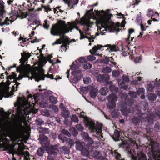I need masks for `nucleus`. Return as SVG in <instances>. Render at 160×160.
Segmentation results:
<instances>
[{
  "instance_id": "4",
  "label": "nucleus",
  "mask_w": 160,
  "mask_h": 160,
  "mask_svg": "<svg viewBox=\"0 0 160 160\" xmlns=\"http://www.w3.org/2000/svg\"><path fill=\"white\" fill-rule=\"evenodd\" d=\"M2 2H3L2 0H0V26L1 27H2L4 25H8L10 21L11 22H13V20L9 19L7 17L3 22H1L3 18V12L4 11V6L2 3Z\"/></svg>"
},
{
  "instance_id": "34",
  "label": "nucleus",
  "mask_w": 160,
  "mask_h": 160,
  "mask_svg": "<svg viewBox=\"0 0 160 160\" xmlns=\"http://www.w3.org/2000/svg\"><path fill=\"white\" fill-rule=\"evenodd\" d=\"M110 61V59L107 57L101 59L100 62L102 63L108 64Z\"/></svg>"
},
{
  "instance_id": "41",
  "label": "nucleus",
  "mask_w": 160,
  "mask_h": 160,
  "mask_svg": "<svg viewBox=\"0 0 160 160\" xmlns=\"http://www.w3.org/2000/svg\"><path fill=\"white\" fill-rule=\"evenodd\" d=\"M83 81L84 84H88L91 81V78L89 77H87L83 78Z\"/></svg>"
},
{
  "instance_id": "20",
  "label": "nucleus",
  "mask_w": 160,
  "mask_h": 160,
  "mask_svg": "<svg viewBox=\"0 0 160 160\" xmlns=\"http://www.w3.org/2000/svg\"><path fill=\"white\" fill-rule=\"evenodd\" d=\"M120 133V131L118 130L117 129H115V130L114 134L112 137L114 140L115 141L119 140Z\"/></svg>"
},
{
  "instance_id": "3",
  "label": "nucleus",
  "mask_w": 160,
  "mask_h": 160,
  "mask_svg": "<svg viewBox=\"0 0 160 160\" xmlns=\"http://www.w3.org/2000/svg\"><path fill=\"white\" fill-rule=\"evenodd\" d=\"M79 23L81 25L83 26V30L84 31V33L86 35L91 36L90 33L88 32L89 28H91L90 20L88 19L85 17H83L81 18Z\"/></svg>"
},
{
  "instance_id": "8",
  "label": "nucleus",
  "mask_w": 160,
  "mask_h": 160,
  "mask_svg": "<svg viewBox=\"0 0 160 160\" xmlns=\"http://www.w3.org/2000/svg\"><path fill=\"white\" fill-rule=\"evenodd\" d=\"M155 144L153 143L151 145V151L155 157H157L158 160H160V150L159 147L158 145L155 146Z\"/></svg>"
},
{
  "instance_id": "42",
  "label": "nucleus",
  "mask_w": 160,
  "mask_h": 160,
  "mask_svg": "<svg viewBox=\"0 0 160 160\" xmlns=\"http://www.w3.org/2000/svg\"><path fill=\"white\" fill-rule=\"evenodd\" d=\"M42 8H44L45 11L47 12L48 11H50L51 10V8L49 5L47 6H45L43 5H42Z\"/></svg>"
},
{
  "instance_id": "46",
  "label": "nucleus",
  "mask_w": 160,
  "mask_h": 160,
  "mask_svg": "<svg viewBox=\"0 0 160 160\" xmlns=\"http://www.w3.org/2000/svg\"><path fill=\"white\" fill-rule=\"evenodd\" d=\"M36 122L38 125H41L44 123V121L40 118H38L36 120Z\"/></svg>"
},
{
  "instance_id": "28",
  "label": "nucleus",
  "mask_w": 160,
  "mask_h": 160,
  "mask_svg": "<svg viewBox=\"0 0 160 160\" xmlns=\"http://www.w3.org/2000/svg\"><path fill=\"white\" fill-rule=\"evenodd\" d=\"M65 142L68 144V146L70 147H71L74 144V142L73 140L69 138H67V140Z\"/></svg>"
},
{
  "instance_id": "39",
  "label": "nucleus",
  "mask_w": 160,
  "mask_h": 160,
  "mask_svg": "<svg viewBox=\"0 0 160 160\" xmlns=\"http://www.w3.org/2000/svg\"><path fill=\"white\" fill-rule=\"evenodd\" d=\"M71 121L76 122H78L79 120L78 117L75 115H72L71 117Z\"/></svg>"
},
{
  "instance_id": "51",
  "label": "nucleus",
  "mask_w": 160,
  "mask_h": 160,
  "mask_svg": "<svg viewBox=\"0 0 160 160\" xmlns=\"http://www.w3.org/2000/svg\"><path fill=\"white\" fill-rule=\"evenodd\" d=\"M93 9H91L89 10H87L86 12V15L88 16H91L93 12Z\"/></svg>"
},
{
  "instance_id": "22",
  "label": "nucleus",
  "mask_w": 160,
  "mask_h": 160,
  "mask_svg": "<svg viewBox=\"0 0 160 160\" xmlns=\"http://www.w3.org/2000/svg\"><path fill=\"white\" fill-rule=\"evenodd\" d=\"M118 25H113L108 26V29L111 32H114L115 31L119 32L120 29L119 28Z\"/></svg>"
},
{
  "instance_id": "31",
  "label": "nucleus",
  "mask_w": 160,
  "mask_h": 160,
  "mask_svg": "<svg viewBox=\"0 0 160 160\" xmlns=\"http://www.w3.org/2000/svg\"><path fill=\"white\" fill-rule=\"evenodd\" d=\"M1 138H0V148H4L3 151H6L8 149V148L7 147L5 143H1Z\"/></svg>"
},
{
  "instance_id": "26",
  "label": "nucleus",
  "mask_w": 160,
  "mask_h": 160,
  "mask_svg": "<svg viewBox=\"0 0 160 160\" xmlns=\"http://www.w3.org/2000/svg\"><path fill=\"white\" fill-rule=\"evenodd\" d=\"M114 154L115 155V159L117 160H123L121 157V154L118 152L117 150H114Z\"/></svg>"
},
{
  "instance_id": "52",
  "label": "nucleus",
  "mask_w": 160,
  "mask_h": 160,
  "mask_svg": "<svg viewBox=\"0 0 160 160\" xmlns=\"http://www.w3.org/2000/svg\"><path fill=\"white\" fill-rule=\"evenodd\" d=\"M21 156L24 157H29V153L28 151L23 152L21 153Z\"/></svg>"
},
{
  "instance_id": "59",
  "label": "nucleus",
  "mask_w": 160,
  "mask_h": 160,
  "mask_svg": "<svg viewBox=\"0 0 160 160\" xmlns=\"http://www.w3.org/2000/svg\"><path fill=\"white\" fill-rule=\"evenodd\" d=\"M144 89L143 88H140L138 91V93L139 94H140L144 92Z\"/></svg>"
},
{
  "instance_id": "61",
  "label": "nucleus",
  "mask_w": 160,
  "mask_h": 160,
  "mask_svg": "<svg viewBox=\"0 0 160 160\" xmlns=\"http://www.w3.org/2000/svg\"><path fill=\"white\" fill-rule=\"evenodd\" d=\"M60 38L59 39H58L57 40H56V41L57 42V43L58 44H61L62 43V39H64V38H62L61 36H60Z\"/></svg>"
},
{
  "instance_id": "12",
  "label": "nucleus",
  "mask_w": 160,
  "mask_h": 160,
  "mask_svg": "<svg viewBox=\"0 0 160 160\" xmlns=\"http://www.w3.org/2000/svg\"><path fill=\"white\" fill-rule=\"evenodd\" d=\"M132 160H147V157L145 154L142 152L138 154L137 157L132 155Z\"/></svg>"
},
{
  "instance_id": "50",
  "label": "nucleus",
  "mask_w": 160,
  "mask_h": 160,
  "mask_svg": "<svg viewBox=\"0 0 160 160\" xmlns=\"http://www.w3.org/2000/svg\"><path fill=\"white\" fill-rule=\"evenodd\" d=\"M48 138L46 136H44L42 137L41 138V143H42L44 142H45L48 141Z\"/></svg>"
},
{
  "instance_id": "9",
  "label": "nucleus",
  "mask_w": 160,
  "mask_h": 160,
  "mask_svg": "<svg viewBox=\"0 0 160 160\" xmlns=\"http://www.w3.org/2000/svg\"><path fill=\"white\" fill-rule=\"evenodd\" d=\"M76 148L77 150L80 151L82 153H84L85 154H87L88 153V148L84 147L82 142L76 141Z\"/></svg>"
},
{
  "instance_id": "17",
  "label": "nucleus",
  "mask_w": 160,
  "mask_h": 160,
  "mask_svg": "<svg viewBox=\"0 0 160 160\" xmlns=\"http://www.w3.org/2000/svg\"><path fill=\"white\" fill-rule=\"evenodd\" d=\"M104 46L101 45H97V46H95L93 47L92 49L90 50V52L91 54L94 55L98 50H103V49H102V48Z\"/></svg>"
},
{
  "instance_id": "55",
  "label": "nucleus",
  "mask_w": 160,
  "mask_h": 160,
  "mask_svg": "<svg viewBox=\"0 0 160 160\" xmlns=\"http://www.w3.org/2000/svg\"><path fill=\"white\" fill-rule=\"evenodd\" d=\"M88 60L89 61H93L96 59V58L94 56H89L87 58Z\"/></svg>"
},
{
  "instance_id": "60",
  "label": "nucleus",
  "mask_w": 160,
  "mask_h": 160,
  "mask_svg": "<svg viewBox=\"0 0 160 160\" xmlns=\"http://www.w3.org/2000/svg\"><path fill=\"white\" fill-rule=\"evenodd\" d=\"M122 55L124 56H128V54H129V52H128V51H125V50H124L123 49H122Z\"/></svg>"
},
{
  "instance_id": "10",
  "label": "nucleus",
  "mask_w": 160,
  "mask_h": 160,
  "mask_svg": "<svg viewBox=\"0 0 160 160\" xmlns=\"http://www.w3.org/2000/svg\"><path fill=\"white\" fill-rule=\"evenodd\" d=\"M81 72L80 70L73 71L72 72V74L74 76V79L75 81L78 82L81 78L83 77V75L81 74Z\"/></svg>"
},
{
  "instance_id": "38",
  "label": "nucleus",
  "mask_w": 160,
  "mask_h": 160,
  "mask_svg": "<svg viewBox=\"0 0 160 160\" xmlns=\"http://www.w3.org/2000/svg\"><path fill=\"white\" fill-rule=\"evenodd\" d=\"M77 30H79V32L80 33V39H82L84 38H88V36L87 35H85L83 32H82L81 30H79L78 28L77 29Z\"/></svg>"
},
{
  "instance_id": "24",
  "label": "nucleus",
  "mask_w": 160,
  "mask_h": 160,
  "mask_svg": "<svg viewBox=\"0 0 160 160\" xmlns=\"http://www.w3.org/2000/svg\"><path fill=\"white\" fill-rule=\"evenodd\" d=\"M45 152V150L42 147H40L39 148L37 152V154L39 157H41L43 155Z\"/></svg>"
},
{
  "instance_id": "33",
  "label": "nucleus",
  "mask_w": 160,
  "mask_h": 160,
  "mask_svg": "<svg viewBox=\"0 0 160 160\" xmlns=\"http://www.w3.org/2000/svg\"><path fill=\"white\" fill-rule=\"evenodd\" d=\"M50 102L53 104H56L57 102V98L53 96H50L49 98Z\"/></svg>"
},
{
  "instance_id": "29",
  "label": "nucleus",
  "mask_w": 160,
  "mask_h": 160,
  "mask_svg": "<svg viewBox=\"0 0 160 160\" xmlns=\"http://www.w3.org/2000/svg\"><path fill=\"white\" fill-rule=\"evenodd\" d=\"M58 138L60 140L62 141L63 142H64L67 138L62 133L58 135Z\"/></svg>"
},
{
  "instance_id": "56",
  "label": "nucleus",
  "mask_w": 160,
  "mask_h": 160,
  "mask_svg": "<svg viewBox=\"0 0 160 160\" xmlns=\"http://www.w3.org/2000/svg\"><path fill=\"white\" fill-rule=\"evenodd\" d=\"M138 135V134L137 132L135 131H133L132 132V138H136L137 137Z\"/></svg>"
},
{
  "instance_id": "14",
  "label": "nucleus",
  "mask_w": 160,
  "mask_h": 160,
  "mask_svg": "<svg viewBox=\"0 0 160 160\" xmlns=\"http://www.w3.org/2000/svg\"><path fill=\"white\" fill-rule=\"evenodd\" d=\"M79 117L83 118L87 126H90L91 128H93L94 124L92 122V121L90 120L87 117L84 116L83 115L80 114Z\"/></svg>"
},
{
  "instance_id": "49",
  "label": "nucleus",
  "mask_w": 160,
  "mask_h": 160,
  "mask_svg": "<svg viewBox=\"0 0 160 160\" xmlns=\"http://www.w3.org/2000/svg\"><path fill=\"white\" fill-rule=\"evenodd\" d=\"M76 127L79 131H82L84 129V127L83 126L80 124H77L76 125Z\"/></svg>"
},
{
  "instance_id": "6",
  "label": "nucleus",
  "mask_w": 160,
  "mask_h": 160,
  "mask_svg": "<svg viewBox=\"0 0 160 160\" xmlns=\"http://www.w3.org/2000/svg\"><path fill=\"white\" fill-rule=\"evenodd\" d=\"M108 99L109 103L108 108L110 109H114L116 107L115 102L117 100L118 96L115 94L112 93L109 95Z\"/></svg>"
},
{
  "instance_id": "62",
  "label": "nucleus",
  "mask_w": 160,
  "mask_h": 160,
  "mask_svg": "<svg viewBox=\"0 0 160 160\" xmlns=\"http://www.w3.org/2000/svg\"><path fill=\"white\" fill-rule=\"evenodd\" d=\"M140 83V82L138 81L137 79L134 81H132L131 82L132 84L134 85H138Z\"/></svg>"
},
{
  "instance_id": "32",
  "label": "nucleus",
  "mask_w": 160,
  "mask_h": 160,
  "mask_svg": "<svg viewBox=\"0 0 160 160\" xmlns=\"http://www.w3.org/2000/svg\"><path fill=\"white\" fill-rule=\"evenodd\" d=\"M70 132L74 136H77L78 134V132L77 129L74 127H72L71 128Z\"/></svg>"
},
{
  "instance_id": "48",
  "label": "nucleus",
  "mask_w": 160,
  "mask_h": 160,
  "mask_svg": "<svg viewBox=\"0 0 160 160\" xmlns=\"http://www.w3.org/2000/svg\"><path fill=\"white\" fill-rule=\"evenodd\" d=\"M112 73L113 76L115 77H118L120 75V72L118 71H113Z\"/></svg>"
},
{
  "instance_id": "37",
  "label": "nucleus",
  "mask_w": 160,
  "mask_h": 160,
  "mask_svg": "<svg viewBox=\"0 0 160 160\" xmlns=\"http://www.w3.org/2000/svg\"><path fill=\"white\" fill-rule=\"evenodd\" d=\"M83 66L84 69L87 70L90 69L91 68L92 65L90 63H86L83 64Z\"/></svg>"
},
{
  "instance_id": "7",
  "label": "nucleus",
  "mask_w": 160,
  "mask_h": 160,
  "mask_svg": "<svg viewBox=\"0 0 160 160\" xmlns=\"http://www.w3.org/2000/svg\"><path fill=\"white\" fill-rule=\"evenodd\" d=\"M46 150L49 155H52L56 156L58 152V147L56 145H50L46 148Z\"/></svg>"
},
{
  "instance_id": "63",
  "label": "nucleus",
  "mask_w": 160,
  "mask_h": 160,
  "mask_svg": "<svg viewBox=\"0 0 160 160\" xmlns=\"http://www.w3.org/2000/svg\"><path fill=\"white\" fill-rule=\"evenodd\" d=\"M23 122L22 121H21L20 122H19L17 125V128L18 129H19V128H22V123Z\"/></svg>"
},
{
  "instance_id": "35",
  "label": "nucleus",
  "mask_w": 160,
  "mask_h": 160,
  "mask_svg": "<svg viewBox=\"0 0 160 160\" xmlns=\"http://www.w3.org/2000/svg\"><path fill=\"white\" fill-rule=\"evenodd\" d=\"M81 135L85 141L88 140L89 139V138L88 134L85 132H82Z\"/></svg>"
},
{
  "instance_id": "18",
  "label": "nucleus",
  "mask_w": 160,
  "mask_h": 160,
  "mask_svg": "<svg viewBox=\"0 0 160 160\" xmlns=\"http://www.w3.org/2000/svg\"><path fill=\"white\" fill-rule=\"evenodd\" d=\"M19 12H18L17 14L18 17H20L22 19L26 18L28 13V11L26 12H24L22 10L19 9Z\"/></svg>"
},
{
  "instance_id": "54",
  "label": "nucleus",
  "mask_w": 160,
  "mask_h": 160,
  "mask_svg": "<svg viewBox=\"0 0 160 160\" xmlns=\"http://www.w3.org/2000/svg\"><path fill=\"white\" fill-rule=\"evenodd\" d=\"M154 127L157 130H160V123L158 122H157L155 124Z\"/></svg>"
},
{
  "instance_id": "47",
  "label": "nucleus",
  "mask_w": 160,
  "mask_h": 160,
  "mask_svg": "<svg viewBox=\"0 0 160 160\" xmlns=\"http://www.w3.org/2000/svg\"><path fill=\"white\" fill-rule=\"evenodd\" d=\"M79 68V66L75 64H72L71 66V69L73 70L74 71L78 70Z\"/></svg>"
},
{
  "instance_id": "30",
  "label": "nucleus",
  "mask_w": 160,
  "mask_h": 160,
  "mask_svg": "<svg viewBox=\"0 0 160 160\" xmlns=\"http://www.w3.org/2000/svg\"><path fill=\"white\" fill-rule=\"evenodd\" d=\"M70 112L68 110L64 109L62 113V116L64 118H67L69 116Z\"/></svg>"
},
{
  "instance_id": "45",
  "label": "nucleus",
  "mask_w": 160,
  "mask_h": 160,
  "mask_svg": "<svg viewBox=\"0 0 160 160\" xmlns=\"http://www.w3.org/2000/svg\"><path fill=\"white\" fill-rule=\"evenodd\" d=\"M99 92L102 95H105L107 94L106 91L104 88H101Z\"/></svg>"
},
{
  "instance_id": "58",
  "label": "nucleus",
  "mask_w": 160,
  "mask_h": 160,
  "mask_svg": "<svg viewBox=\"0 0 160 160\" xmlns=\"http://www.w3.org/2000/svg\"><path fill=\"white\" fill-rule=\"evenodd\" d=\"M79 60V62L81 63H83L86 62V58L83 57H81Z\"/></svg>"
},
{
  "instance_id": "15",
  "label": "nucleus",
  "mask_w": 160,
  "mask_h": 160,
  "mask_svg": "<svg viewBox=\"0 0 160 160\" xmlns=\"http://www.w3.org/2000/svg\"><path fill=\"white\" fill-rule=\"evenodd\" d=\"M65 3L68 4L70 8H74L73 6L77 4L79 0H63Z\"/></svg>"
},
{
  "instance_id": "43",
  "label": "nucleus",
  "mask_w": 160,
  "mask_h": 160,
  "mask_svg": "<svg viewBox=\"0 0 160 160\" xmlns=\"http://www.w3.org/2000/svg\"><path fill=\"white\" fill-rule=\"evenodd\" d=\"M49 142H48V141H46L45 142H42V143H41V144L43 147L45 148L46 149L47 147H49V146H50L49 145Z\"/></svg>"
},
{
  "instance_id": "25",
  "label": "nucleus",
  "mask_w": 160,
  "mask_h": 160,
  "mask_svg": "<svg viewBox=\"0 0 160 160\" xmlns=\"http://www.w3.org/2000/svg\"><path fill=\"white\" fill-rule=\"evenodd\" d=\"M38 130L39 132H41L42 134H47L49 132V129L48 128L41 127L38 128Z\"/></svg>"
},
{
  "instance_id": "16",
  "label": "nucleus",
  "mask_w": 160,
  "mask_h": 160,
  "mask_svg": "<svg viewBox=\"0 0 160 160\" xmlns=\"http://www.w3.org/2000/svg\"><path fill=\"white\" fill-rule=\"evenodd\" d=\"M92 122L94 124V126L93 128H91L90 126H88L89 127L90 129L92 130L93 131H97V130L98 131V132L100 133L101 132L102 128V125L101 124H98L95 126V122L92 121Z\"/></svg>"
},
{
  "instance_id": "27",
  "label": "nucleus",
  "mask_w": 160,
  "mask_h": 160,
  "mask_svg": "<svg viewBox=\"0 0 160 160\" xmlns=\"http://www.w3.org/2000/svg\"><path fill=\"white\" fill-rule=\"evenodd\" d=\"M149 100L154 101L156 99L157 96L155 94L150 93L148 95Z\"/></svg>"
},
{
  "instance_id": "19",
  "label": "nucleus",
  "mask_w": 160,
  "mask_h": 160,
  "mask_svg": "<svg viewBox=\"0 0 160 160\" xmlns=\"http://www.w3.org/2000/svg\"><path fill=\"white\" fill-rule=\"evenodd\" d=\"M145 121L148 123V126L153 124V118L152 116L147 115L145 119Z\"/></svg>"
},
{
  "instance_id": "2",
  "label": "nucleus",
  "mask_w": 160,
  "mask_h": 160,
  "mask_svg": "<svg viewBox=\"0 0 160 160\" xmlns=\"http://www.w3.org/2000/svg\"><path fill=\"white\" fill-rule=\"evenodd\" d=\"M21 58L20 60L21 64L16 69L17 72H22L24 71L27 68V66L30 67L29 64L25 65L26 62L28 60L31 56V54L26 51H23V53H21Z\"/></svg>"
},
{
  "instance_id": "23",
  "label": "nucleus",
  "mask_w": 160,
  "mask_h": 160,
  "mask_svg": "<svg viewBox=\"0 0 160 160\" xmlns=\"http://www.w3.org/2000/svg\"><path fill=\"white\" fill-rule=\"evenodd\" d=\"M98 90L96 88H92L90 91V97L93 98H95L98 92Z\"/></svg>"
},
{
  "instance_id": "40",
  "label": "nucleus",
  "mask_w": 160,
  "mask_h": 160,
  "mask_svg": "<svg viewBox=\"0 0 160 160\" xmlns=\"http://www.w3.org/2000/svg\"><path fill=\"white\" fill-rule=\"evenodd\" d=\"M61 133L64 135V136L66 135L68 137H70L71 136V134L68 131L65 129H62V130Z\"/></svg>"
},
{
  "instance_id": "21",
  "label": "nucleus",
  "mask_w": 160,
  "mask_h": 160,
  "mask_svg": "<svg viewBox=\"0 0 160 160\" xmlns=\"http://www.w3.org/2000/svg\"><path fill=\"white\" fill-rule=\"evenodd\" d=\"M104 47H108L107 48V49L109 50L111 52H115L117 50L120 51L119 49L116 46L114 45H111V44H107L106 45L104 46Z\"/></svg>"
},
{
  "instance_id": "64",
  "label": "nucleus",
  "mask_w": 160,
  "mask_h": 160,
  "mask_svg": "<svg viewBox=\"0 0 160 160\" xmlns=\"http://www.w3.org/2000/svg\"><path fill=\"white\" fill-rule=\"evenodd\" d=\"M155 80L156 82L155 85L158 88H160V82L158 81L157 78H156Z\"/></svg>"
},
{
  "instance_id": "53",
  "label": "nucleus",
  "mask_w": 160,
  "mask_h": 160,
  "mask_svg": "<svg viewBox=\"0 0 160 160\" xmlns=\"http://www.w3.org/2000/svg\"><path fill=\"white\" fill-rule=\"evenodd\" d=\"M153 12L151 9H148V12H147V15L149 17H153Z\"/></svg>"
},
{
  "instance_id": "13",
  "label": "nucleus",
  "mask_w": 160,
  "mask_h": 160,
  "mask_svg": "<svg viewBox=\"0 0 160 160\" xmlns=\"http://www.w3.org/2000/svg\"><path fill=\"white\" fill-rule=\"evenodd\" d=\"M97 78V81L100 82H108L110 79V77L108 75H99Z\"/></svg>"
},
{
  "instance_id": "44",
  "label": "nucleus",
  "mask_w": 160,
  "mask_h": 160,
  "mask_svg": "<svg viewBox=\"0 0 160 160\" xmlns=\"http://www.w3.org/2000/svg\"><path fill=\"white\" fill-rule=\"evenodd\" d=\"M128 94L131 97L133 98H135L136 97V93L135 92L130 91Z\"/></svg>"
},
{
  "instance_id": "36",
  "label": "nucleus",
  "mask_w": 160,
  "mask_h": 160,
  "mask_svg": "<svg viewBox=\"0 0 160 160\" xmlns=\"http://www.w3.org/2000/svg\"><path fill=\"white\" fill-rule=\"evenodd\" d=\"M102 70L104 73H108V72H110L112 70L110 67H106L103 68Z\"/></svg>"
},
{
  "instance_id": "1",
  "label": "nucleus",
  "mask_w": 160,
  "mask_h": 160,
  "mask_svg": "<svg viewBox=\"0 0 160 160\" xmlns=\"http://www.w3.org/2000/svg\"><path fill=\"white\" fill-rule=\"evenodd\" d=\"M65 25V22L62 20H60L58 23L53 25L50 30L51 34L53 36H62V38H64V34L69 31L67 27H64V26Z\"/></svg>"
},
{
  "instance_id": "57",
  "label": "nucleus",
  "mask_w": 160,
  "mask_h": 160,
  "mask_svg": "<svg viewBox=\"0 0 160 160\" xmlns=\"http://www.w3.org/2000/svg\"><path fill=\"white\" fill-rule=\"evenodd\" d=\"M153 87L151 85L148 84V87L147 88V90L148 91H149L150 92H152L153 91Z\"/></svg>"
},
{
  "instance_id": "11",
  "label": "nucleus",
  "mask_w": 160,
  "mask_h": 160,
  "mask_svg": "<svg viewBox=\"0 0 160 160\" xmlns=\"http://www.w3.org/2000/svg\"><path fill=\"white\" fill-rule=\"evenodd\" d=\"M142 115V114L140 113L138 115L139 117L133 116L132 118V122L134 125L137 126L140 124Z\"/></svg>"
},
{
  "instance_id": "5",
  "label": "nucleus",
  "mask_w": 160,
  "mask_h": 160,
  "mask_svg": "<svg viewBox=\"0 0 160 160\" xmlns=\"http://www.w3.org/2000/svg\"><path fill=\"white\" fill-rule=\"evenodd\" d=\"M53 77L54 76L52 74H48L46 75L44 73V72H42L40 74H37L35 76V79L36 81L38 82L40 80H44L45 77L52 79H54L56 80L61 79V78L58 76H57L56 78H54Z\"/></svg>"
}]
</instances>
